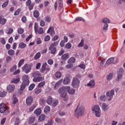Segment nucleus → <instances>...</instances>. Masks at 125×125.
<instances>
[{"instance_id":"393cba45","label":"nucleus","mask_w":125,"mask_h":125,"mask_svg":"<svg viewBox=\"0 0 125 125\" xmlns=\"http://www.w3.org/2000/svg\"><path fill=\"white\" fill-rule=\"evenodd\" d=\"M35 33L36 34L38 33L39 35H42V34H43V29L42 27H40Z\"/></svg>"},{"instance_id":"f704fd0d","label":"nucleus","mask_w":125,"mask_h":125,"mask_svg":"<svg viewBox=\"0 0 125 125\" xmlns=\"http://www.w3.org/2000/svg\"><path fill=\"white\" fill-rule=\"evenodd\" d=\"M99 100L100 101L105 102V101H106V96H105V95L101 96Z\"/></svg>"},{"instance_id":"864d4df0","label":"nucleus","mask_w":125,"mask_h":125,"mask_svg":"<svg viewBox=\"0 0 125 125\" xmlns=\"http://www.w3.org/2000/svg\"><path fill=\"white\" fill-rule=\"evenodd\" d=\"M84 44V41L83 40H82L81 42L78 44V47H83Z\"/></svg>"},{"instance_id":"cd10ccee","label":"nucleus","mask_w":125,"mask_h":125,"mask_svg":"<svg viewBox=\"0 0 125 125\" xmlns=\"http://www.w3.org/2000/svg\"><path fill=\"white\" fill-rule=\"evenodd\" d=\"M62 82H63V79H61V80L57 82L54 86L55 88H58V86L60 85L61 83H62Z\"/></svg>"},{"instance_id":"5701e85b","label":"nucleus","mask_w":125,"mask_h":125,"mask_svg":"<svg viewBox=\"0 0 125 125\" xmlns=\"http://www.w3.org/2000/svg\"><path fill=\"white\" fill-rule=\"evenodd\" d=\"M6 23V19L2 18L1 16H0V24L2 25H4Z\"/></svg>"},{"instance_id":"bf43d9fd","label":"nucleus","mask_w":125,"mask_h":125,"mask_svg":"<svg viewBox=\"0 0 125 125\" xmlns=\"http://www.w3.org/2000/svg\"><path fill=\"white\" fill-rule=\"evenodd\" d=\"M34 87H35V84H31L29 87V90H33V89H34Z\"/></svg>"},{"instance_id":"49530a36","label":"nucleus","mask_w":125,"mask_h":125,"mask_svg":"<svg viewBox=\"0 0 125 125\" xmlns=\"http://www.w3.org/2000/svg\"><path fill=\"white\" fill-rule=\"evenodd\" d=\"M71 47H72V44L71 43H67L65 46V48L67 49H70Z\"/></svg>"},{"instance_id":"ddd939ff","label":"nucleus","mask_w":125,"mask_h":125,"mask_svg":"<svg viewBox=\"0 0 125 125\" xmlns=\"http://www.w3.org/2000/svg\"><path fill=\"white\" fill-rule=\"evenodd\" d=\"M26 103L28 106H31L33 103V97L31 96H28L26 100Z\"/></svg>"},{"instance_id":"ea45409f","label":"nucleus","mask_w":125,"mask_h":125,"mask_svg":"<svg viewBox=\"0 0 125 125\" xmlns=\"http://www.w3.org/2000/svg\"><path fill=\"white\" fill-rule=\"evenodd\" d=\"M59 101L58 100H55L53 101L52 103L51 104H52V106L53 107H56V106H57V104H58Z\"/></svg>"},{"instance_id":"f8f14e48","label":"nucleus","mask_w":125,"mask_h":125,"mask_svg":"<svg viewBox=\"0 0 125 125\" xmlns=\"http://www.w3.org/2000/svg\"><path fill=\"white\" fill-rule=\"evenodd\" d=\"M47 34H50V36L53 37L55 35V31H54V28L53 27H50L47 31Z\"/></svg>"},{"instance_id":"0e129e2a","label":"nucleus","mask_w":125,"mask_h":125,"mask_svg":"<svg viewBox=\"0 0 125 125\" xmlns=\"http://www.w3.org/2000/svg\"><path fill=\"white\" fill-rule=\"evenodd\" d=\"M21 21L23 23H26V21H27V18L25 16H23L21 18Z\"/></svg>"},{"instance_id":"4468645a","label":"nucleus","mask_w":125,"mask_h":125,"mask_svg":"<svg viewBox=\"0 0 125 125\" xmlns=\"http://www.w3.org/2000/svg\"><path fill=\"white\" fill-rule=\"evenodd\" d=\"M20 82V76L18 75L16 78H13L11 81V83H18Z\"/></svg>"},{"instance_id":"6e6552de","label":"nucleus","mask_w":125,"mask_h":125,"mask_svg":"<svg viewBox=\"0 0 125 125\" xmlns=\"http://www.w3.org/2000/svg\"><path fill=\"white\" fill-rule=\"evenodd\" d=\"M106 95L107 97H108V101H111L114 97V95H115V90L112 89L110 91H107L106 93Z\"/></svg>"},{"instance_id":"20e7f679","label":"nucleus","mask_w":125,"mask_h":125,"mask_svg":"<svg viewBox=\"0 0 125 125\" xmlns=\"http://www.w3.org/2000/svg\"><path fill=\"white\" fill-rule=\"evenodd\" d=\"M23 80H24L21 85L20 90L23 91L24 88H26V86L29 85L30 81H29V76L27 75H25L23 77Z\"/></svg>"},{"instance_id":"4d7b16f0","label":"nucleus","mask_w":125,"mask_h":125,"mask_svg":"<svg viewBox=\"0 0 125 125\" xmlns=\"http://www.w3.org/2000/svg\"><path fill=\"white\" fill-rule=\"evenodd\" d=\"M12 60V58H11V57L10 56H8L6 58V62H7V63H9V62H10V61H11Z\"/></svg>"},{"instance_id":"a211bd4d","label":"nucleus","mask_w":125,"mask_h":125,"mask_svg":"<svg viewBox=\"0 0 125 125\" xmlns=\"http://www.w3.org/2000/svg\"><path fill=\"white\" fill-rule=\"evenodd\" d=\"M74 62H76V58L75 57H71L67 61L68 64H74Z\"/></svg>"},{"instance_id":"2f4dec72","label":"nucleus","mask_w":125,"mask_h":125,"mask_svg":"<svg viewBox=\"0 0 125 125\" xmlns=\"http://www.w3.org/2000/svg\"><path fill=\"white\" fill-rule=\"evenodd\" d=\"M44 112L45 114H47V113H49L50 112V107L49 106H46L44 109Z\"/></svg>"},{"instance_id":"09e8293b","label":"nucleus","mask_w":125,"mask_h":125,"mask_svg":"<svg viewBox=\"0 0 125 125\" xmlns=\"http://www.w3.org/2000/svg\"><path fill=\"white\" fill-rule=\"evenodd\" d=\"M63 6V0H59V8H62Z\"/></svg>"},{"instance_id":"c756f323","label":"nucleus","mask_w":125,"mask_h":125,"mask_svg":"<svg viewBox=\"0 0 125 125\" xmlns=\"http://www.w3.org/2000/svg\"><path fill=\"white\" fill-rule=\"evenodd\" d=\"M108 104L103 103L102 105V108L103 109H104V111H106V110L108 108Z\"/></svg>"},{"instance_id":"473e14b6","label":"nucleus","mask_w":125,"mask_h":125,"mask_svg":"<svg viewBox=\"0 0 125 125\" xmlns=\"http://www.w3.org/2000/svg\"><path fill=\"white\" fill-rule=\"evenodd\" d=\"M34 17H35V18H38L39 16H40V12L38 10H35L33 14Z\"/></svg>"},{"instance_id":"2eb2a0df","label":"nucleus","mask_w":125,"mask_h":125,"mask_svg":"<svg viewBox=\"0 0 125 125\" xmlns=\"http://www.w3.org/2000/svg\"><path fill=\"white\" fill-rule=\"evenodd\" d=\"M14 89H15V86L14 85H9L7 87L8 92H12L14 91Z\"/></svg>"},{"instance_id":"bb28decb","label":"nucleus","mask_w":125,"mask_h":125,"mask_svg":"<svg viewBox=\"0 0 125 125\" xmlns=\"http://www.w3.org/2000/svg\"><path fill=\"white\" fill-rule=\"evenodd\" d=\"M35 120H36V117L32 116L30 118H29V119L28 120V123L30 125H32L34 122Z\"/></svg>"},{"instance_id":"39448f33","label":"nucleus","mask_w":125,"mask_h":125,"mask_svg":"<svg viewBox=\"0 0 125 125\" xmlns=\"http://www.w3.org/2000/svg\"><path fill=\"white\" fill-rule=\"evenodd\" d=\"M57 45H58V42H54L50 45L49 49L51 50V54H55V52H56L55 46H57Z\"/></svg>"},{"instance_id":"f3484780","label":"nucleus","mask_w":125,"mask_h":125,"mask_svg":"<svg viewBox=\"0 0 125 125\" xmlns=\"http://www.w3.org/2000/svg\"><path fill=\"white\" fill-rule=\"evenodd\" d=\"M87 86H89L91 88H93L95 85V83L94 80H91L89 83L87 84Z\"/></svg>"},{"instance_id":"b1692460","label":"nucleus","mask_w":125,"mask_h":125,"mask_svg":"<svg viewBox=\"0 0 125 125\" xmlns=\"http://www.w3.org/2000/svg\"><path fill=\"white\" fill-rule=\"evenodd\" d=\"M110 20L107 18H104L102 21V23H104V24H108L110 23Z\"/></svg>"},{"instance_id":"603ef678","label":"nucleus","mask_w":125,"mask_h":125,"mask_svg":"<svg viewBox=\"0 0 125 125\" xmlns=\"http://www.w3.org/2000/svg\"><path fill=\"white\" fill-rule=\"evenodd\" d=\"M45 21H47L48 23H50L51 21V18H50V17H49V16H48L45 18Z\"/></svg>"},{"instance_id":"a19ab883","label":"nucleus","mask_w":125,"mask_h":125,"mask_svg":"<svg viewBox=\"0 0 125 125\" xmlns=\"http://www.w3.org/2000/svg\"><path fill=\"white\" fill-rule=\"evenodd\" d=\"M6 96V92L2 90L0 91V97H5Z\"/></svg>"},{"instance_id":"c03bdc74","label":"nucleus","mask_w":125,"mask_h":125,"mask_svg":"<svg viewBox=\"0 0 125 125\" xmlns=\"http://www.w3.org/2000/svg\"><path fill=\"white\" fill-rule=\"evenodd\" d=\"M61 76H62V74L59 72H57L55 73V77L57 79H60V78H61Z\"/></svg>"},{"instance_id":"37998d69","label":"nucleus","mask_w":125,"mask_h":125,"mask_svg":"<svg viewBox=\"0 0 125 125\" xmlns=\"http://www.w3.org/2000/svg\"><path fill=\"white\" fill-rule=\"evenodd\" d=\"M113 76L114 75L112 73H110L109 74H108L106 76V80H107V81H110V80H112V78H113Z\"/></svg>"},{"instance_id":"13d9d810","label":"nucleus","mask_w":125,"mask_h":125,"mask_svg":"<svg viewBox=\"0 0 125 125\" xmlns=\"http://www.w3.org/2000/svg\"><path fill=\"white\" fill-rule=\"evenodd\" d=\"M16 69H17V66H16V65H15L12 68H11L10 72H14V71H15Z\"/></svg>"},{"instance_id":"8fccbe9b","label":"nucleus","mask_w":125,"mask_h":125,"mask_svg":"<svg viewBox=\"0 0 125 125\" xmlns=\"http://www.w3.org/2000/svg\"><path fill=\"white\" fill-rule=\"evenodd\" d=\"M18 34H20L21 35H22L24 33V29L23 28H19L18 30Z\"/></svg>"},{"instance_id":"4be33fe9","label":"nucleus","mask_w":125,"mask_h":125,"mask_svg":"<svg viewBox=\"0 0 125 125\" xmlns=\"http://www.w3.org/2000/svg\"><path fill=\"white\" fill-rule=\"evenodd\" d=\"M114 62V58H109L105 63V65H110V64H112V63Z\"/></svg>"},{"instance_id":"7c9ffc66","label":"nucleus","mask_w":125,"mask_h":125,"mask_svg":"<svg viewBox=\"0 0 125 125\" xmlns=\"http://www.w3.org/2000/svg\"><path fill=\"white\" fill-rule=\"evenodd\" d=\"M26 46H27V44L23 42L20 43L19 44V48L21 49L25 48Z\"/></svg>"},{"instance_id":"9d476101","label":"nucleus","mask_w":125,"mask_h":125,"mask_svg":"<svg viewBox=\"0 0 125 125\" xmlns=\"http://www.w3.org/2000/svg\"><path fill=\"white\" fill-rule=\"evenodd\" d=\"M6 111H8V108L5 105V104L2 103L0 104V113H4V112H6Z\"/></svg>"},{"instance_id":"052dcab7","label":"nucleus","mask_w":125,"mask_h":125,"mask_svg":"<svg viewBox=\"0 0 125 125\" xmlns=\"http://www.w3.org/2000/svg\"><path fill=\"white\" fill-rule=\"evenodd\" d=\"M21 9H18L14 13V15L15 16H16L17 15H18V14H19V13H20V11H21Z\"/></svg>"},{"instance_id":"69168bd1","label":"nucleus","mask_w":125,"mask_h":125,"mask_svg":"<svg viewBox=\"0 0 125 125\" xmlns=\"http://www.w3.org/2000/svg\"><path fill=\"white\" fill-rule=\"evenodd\" d=\"M72 67H73V64L71 63L67 64L66 65V69H71V68H72Z\"/></svg>"},{"instance_id":"dca6fc26","label":"nucleus","mask_w":125,"mask_h":125,"mask_svg":"<svg viewBox=\"0 0 125 125\" xmlns=\"http://www.w3.org/2000/svg\"><path fill=\"white\" fill-rule=\"evenodd\" d=\"M70 58V56L68 54H64L62 55L61 59L63 60V61H66Z\"/></svg>"},{"instance_id":"f257e3e1","label":"nucleus","mask_w":125,"mask_h":125,"mask_svg":"<svg viewBox=\"0 0 125 125\" xmlns=\"http://www.w3.org/2000/svg\"><path fill=\"white\" fill-rule=\"evenodd\" d=\"M59 93L61 94V97L63 98V101H67L68 99H67V92L69 94L73 95L75 93V89H71L70 86H64L59 89Z\"/></svg>"},{"instance_id":"f03ea898","label":"nucleus","mask_w":125,"mask_h":125,"mask_svg":"<svg viewBox=\"0 0 125 125\" xmlns=\"http://www.w3.org/2000/svg\"><path fill=\"white\" fill-rule=\"evenodd\" d=\"M33 76V81L34 83H39V82H42L44 81V78L42 76V74L39 71H35L32 73Z\"/></svg>"},{"instance_id":"1a4fd4ad","label":"nucleus","mask_w":125,"mask_h":125,"mask_svg":"<svg viewBox=\"0 0 125 125\" xmlns=\"http://www.w3.org/2000/svg\"><path fill=\"white\" fill-rule=\"evenodd\" d=\"M81 81L77 78H74L72 82V85L73 87H79Z\"/></svg>"},{"instance_id":"58836bf2","label":"nucleus","mask_w":125,"mask_h":125,"mask_svg":"<svg viewBox=\"0 0 125 125\" xmlns=\"http://www.w3.org/2000/svg\"><path fill=\"white\" fill-rule=\"evenodd\" d=\"M24 62H25V60L24 59H21L19 61L18 64L19 68H20L24 64Z\"/></svg>"},{"instance_id":"e2e57ef3","label":"nucleus","mask_w":125,"mask_h":125,"mask_svg":"<svg viewBox=\"0 0 125 125\" xmlns=\"http://www.w3.org/2000/svg\"><path fill=\"white\" fill-rule=\"evenodd\" d=\"M8 1H7L6 2H5L2 5V7L4 8V7H6V6H7V5H8Z\"/></svg>"},{"instance_id":"0eeeda50","label":"nucleus","mask_w":125,"mask_h":125,"mask_svg":"<svg viewBox=\"0 0 125 125\" xmlns=\"http://www.w3.org/2000/svg\"><path fill=\"white\" fill-rule=\"evenodd\" d=\"M92 111H94L96 114V117H99L100 115H101V111L100 110V108L99 105H96L94 107L92 108Z\"/></svg>"},{"instance_id":"412c9836","label":"nucleus","mask_w":125,"mask_h":125,"mask_svg":"<svg viewBox=\"0 0 125 125\" xmlns=\"http://www.w3.org/2000/svg\"><path fill=\"white\" fill-rule=\"evenodd\" d=\"M45 115L42 114L39 116L38 121L39 122H43L45 120Z\"/></svg>"},{"instance_id":"680f3d73","label":"nucleus","mask_w":125,"mask_h":125,"mask_svg":"<svg viewBox=\"0 0 125 125\" xmlns=\"http://www.w3.org/2000/svg\"><path fill=\"white\" fill-rule=\"evenodd\" d=\"M45 25V22H44V21L43 20H41L40 21V25L42 27H43Z\"/></svg>"},{"instance_id":"a18cd8bd","label":"nucleus","mask_w":125,"mask_h":125,"mask_svg":"<svg viewBox=\"0 0 125 125\" xmlns=\"http://www.w3.org/2000/svg\"><path fill=\"white\" fill-rule=\"evenodd\" d=\"M108 26L109 25H108V24H105L104 25V27L103 28V32H107Z\"/></svg>"},{"instance_id":"c85d7f7f","label":"nucleus","mask_w":125,"mask_h":125,"mask_svg":"<svg viewBox=\"0 0 125 125\" xmlns=\"http://www.w3.org/2000/svg\"><path fill=\"white\" fill-rule=\"evenodd\" d=\"M42 88H36L34 90V93H35V94H39L42 92Z\"/></svg>"},{"instance_id":"3c124183","label":"nucleus","mask_w":125,"mask_h":125,"mask_svg":"<svg viewBox=\"0 0 125 125\" xmlns=\"http://www.w3.org/2000/svg\"><path fill=\"white\" fill-rule=\"evenodd\" d=\"M19 124H20V119L19 118H17L15 122V125H19Z\"/></svg>"},{"instance_id":"7ed1b4c3","label":"nucleus","mask_w":125,"mask_h":125,"mask_svg":"<svg viewBox=\"0 0 125 125\" xmlns=\"http://www.w3.org/2000/svg\"><path fill=\"white\" fill-rule=\"evenodd\" d=\"M85 108L83 106H77V108L75 110V116L76 117H81L84 114Z\"/></svg>"},{"instance_id":"e433bc0d","label":"nucleus","mask_w":125,"mask_h":125,"mask_svg":"<svg viewBox=\"0 0 125 125\" xmlns=\"http://www.w3.org/2000/svg\"><path fill=\"white\" fill-rule=\"evenodd\" d=\"M53 101V100H52V97H49L46 100V102L49 105H50V104L52 103Z\"/></svg>"},{"instance_id":"423d86ee","label":"nucleus","mask_w":125,"mask_h":125,"mask_svg":"<svg viewBox=\"0 0 125 125\" xmlns=\"http://www.w3.org/2000/svg\"><path fill=\"white\" fill-rule=\"evenodd\" d=\"M32 69V65L31 64H28L26 63L24 65V66L22 67V70L23 72H24L26 74H28L31 72V70Z\"/></svg>"},{"instance_id":"de8ad7c7","label":"nucleus","mask_w":125,"mask_h":125,"mask_svg":"<svg viewBox=\"0 0 125 125\" xmlns=\"http://www.w3.org/2000/svg\"><path fill=\"white\" fill-rule=\"evenodd\" d=\"M75 22H77L78 21H83V22H84V19H83L82 17H78L75 19Z\"/></svg>"},{"instance_id":"c9c22d12","label":"nucleus","mask_w":125,"mask_h":125,"mask_svg":"<svg viewBox=\"0 0 125 125\" xmlns=\"http://www.w3.org/2000/svg\"><path fill=\"white\" fill-rule=\"evenodd\" d=\"M45 85V81H43L39 83L38 85V87L41 88V87H43Z\"/></svg>"},{"instance_id":"79ce46f5","label":"nucleus","mask_w":125,"mask_h":125,"mask_svg":"<svg viewBox=\"0 0 125 125\" xmlns=\"http://www.w3.org/2000/svg\"><path fill=\"white\" fill-rule=\"evenodd\" d=\"M41 57V53L38 52L34 57L35 60H38V59H40Z\"/></svg>"},{"instance_id":"aec40b11","label":"nucleus","mask_w":125,"mask_h":125,"mask_svg":"<svg viewBox=\"0 0 125 125\" xmlns=\"http://www.w3.org/2000/svg\"><path fill=\"white\" fill-rule=\"evenodd\" d=\"M47 66V63L46 62H44L42 64V69H41V73H44V71H45Z\"/></svg>"},{"instance_id":"6ab92c4d","label":"nucleus","mask_w":125,"mask_h":125,"mask_svg":"<svg viewBox=\"0 0 125 125\" xmlns=\"http://www.w3.org/2000/svg\"><path fill=\"white\" fill-rule=\"evenodd\" d=\"M34 113L38 117L41 115L42 113V109L41 108H37L34 111Z\"/></svg>"},{"instance_id":"72a5a7b5","label":"nucleus","mask_w":125,"mask_h":125,"mask_svg":"<svg viewBox=\"0 0 125 125\" xmlns=\"http://www.w3.org/2000/svg\"><path fill=\"white\" fill-rule=\"evenodd\" d=\"M122 77H123V74L121 73H117V77L116 78V81L119 82L120 80H122Z\"/></svg>"},{"instance_id":"4c0bfd02","label":"nucleus","mask_w":125,"mask_h":125,"mask_svg":"<svg viewBox=\"0 0 125 125\" xmlns=\"http://www.w3.org/2000/svg\"><path fill=\"white\" fill-rule=\"evenodd\" d=\"M8 53L9 55H10L11 56H13V55L15 54V51L12 49H10L8 50Z\"/></svg>"},{"instance_id":"a878e982","label":"nucleus","mask_w":125,"mask_h":125,"mask_svg":"<svg viewBox=\"0 0 125 125\" xmlns=\"http://www.w3.org/2000/svg\"><path fill=\"white\" fill-rule=\"evenodd\" d=\"M63 84H67L70 83V78L68 77L64 78L63 81H62Z\"/></svg>"},{"instance_id":"5fc2aeb1","label":"nucleus","mask_w":125,"mask_h":125,"mask_svg":"<svg viewBox=\"0 0 125 125\" xmlns=\"http://www.w3.org/2000/svg\"><path fill=\"white\" fill-rule=\"evenodd\" d=\"M34 30L35 33L38 31V30H39V26L38 25V23H37V22L35 23Z\"/></svg>"},{"instance_id":"338daca9","label":"nucleus","mask_w":125,"mask_h":125,"mask_svg":"<svg viewBox=\"0 0 125 125\" xmlns=\"http://www.w3.org/2000/svg\"><path fill=\"white\" fill-rule=\"evenodd\" d=\"M41 65H42V64L40 62H38L37 63L36 67L37 70H39V69H40V68H41Z\"/></svg>"},{"instance_id":"774afa93","label":"nucleus","mask_w":125,"mask_h":125,"mask_svg":"<svg viewBox=\"0 0 125 125\" xmlns=\"http://www.w3.org/2000/svg\"><path fill=\"white\" fill-rule=\"evenodd\" d=\"M52 124H53V122H52V120H49L47 122V124H46L44 125H52Z\"/></svg>"},{"instance_id":"9b49d317","label":"nucleus","mask_w":125,"mask_h":125,"mask_svg":"<svg viewBox=\"0 0 125 125\" xmlns=\"http://www.w3.org/2000/svg\"><path fill=\"white\" fill-rule=\"evenodd\" d=\"M26 4L27 6H28V9L29 10H33V8H34V6H35V3H32L31 0H28L26 1Z\"/></svg>"},{"instance_id":"6e6d98bb","label":"nucleus","mask_w":125,"mask_h":125,"mask_svg":"<svg viewBox=\"0 0 125 125\" xmlns=\"http://www.w3.org/2000/svg\"><path fill=\"white\" fill-rule=\"evenodd\" d=\"M65 43H66V42L63 41V40H62L60 43V46H61V47H64L65 46Z\"/></svg>"}]
</instances>
